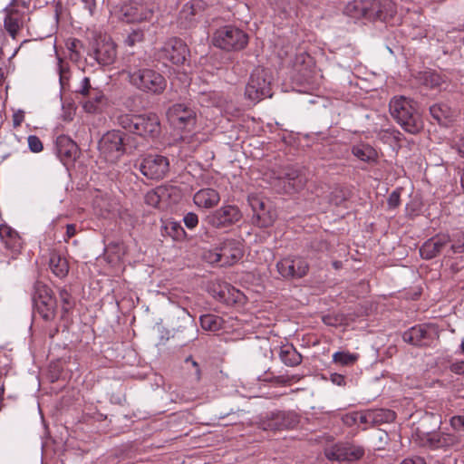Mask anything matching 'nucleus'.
I'll return each mask as SVG.
<instances>
[{
	"label": "nucleus",
	"mask_w": 464,
	"mask_h": 464,
	"mask_svg": "<svg viewBox=\"0 0 464 464\" xmlns=\"http://www.w3.org/2000/svg\"><path fill=\"white\" fill-rule=\"evenodd\" d=\"M183 221H184V224L185 226L189 228V229H193L195 228L198 224V217L197 214L193 213V212H188L187 213L184 218H183Z\"/></svg>",
	"instance_id": "nucleus-49"
},
{
	"label": "nucleus",
	"mask_w": 464,
	"mask_h": 464,
	"mask_svg": "<svg viewBox=\"0 0 464 464\" xmlns=\"http://www.w3.org/2000/svg\"><path fill=\"white\" fill-rule=\"evenodd\" d=\"M126 72L130 83L143 92L161 94L167 87L162 74L153 69L141 67L135 60L130 61Z\"/></svg>",
	"instance_id": "nucleus-1"
},
{
	"label": "nucleus",
	"mask_w": 464,
	"mask_h": 464,
	"mask_svg": "<svg viewBox=\"0 0 464 464\" xmlns=\"http://www.w3.org/2000/svg\"><path fill=\"white\" fill-rule=\"evenodd\" d=\"M143 39H144V31L140 28H134V29H131V31H130L127 34L124 43L128 46L132 47L136 44L141 43L143 41Z\"/></svg>",
	"instance_id": "nucleus-39"
},
{
	"label": "nucleus",
	"mask_w": 464,
	"mask_h": 464,
	"mask_svg": "<svg viewBox=\"0 0 464 464\" xmlns=\"http://www.w3.org/2000/svg\"><path fill=\"white\" fill-rule=\"evenodd\" d=\"M357 360V354L348 352H337L333 354V362L342 366L353 365Z\"/></svg>",
	"instance_id": "nucleus-35"
},
{
	"label": "nucleus",
	"mask_w": 464,
	"mask_h": 464,
	"mask_svg": "<svg viewBox=\"0 0 464 464\" xmlns=\"http://www.w3.org/2000/svg\"><path fill=\"white\" fill-rule=\"evenodd\" d=\"M168 118L177 128L186 129L194 125L195 112L184 104H174L168 111Z\"/></svg>",
	"instance_id": "nucleus-16"
},
{
	"label": "nucleus",
	"mask_w": 464,
	"mask_h": 464,
	"mask_svg": "<svg viewBox=\"0 0 464 464\" xmlns=\"http://www.w3.org/2000/svg\"><path fill=\"white\" fill-rule=\"evenodd\" d=\"M299 417L293 411H271L262 415L257 421V427L263 430H282L295 428Z\"/></svg>",
	"instance_id": "nucleus-7"
},
{
	"label": "nucleus",
	"mask_w": 464,
	"mask_h": 464,
	"mask_svg": "<svg viewBox=\"0 0 464 464\" xmlns=\"http://www.w3.org/2000/svg\"><path fill=\"white\" fill-rule=\"evenodd\" d=\"M49 265L52 272L56 276L63 278L68 275L69 265L64 257L53 253L51 255Z\"/></svg>",
	"instance_id": "nucleus-30"
},
{
	"label": "nucleus",
	"mask_w": 464,
	"mask_h": 464,
	"mask_svg": "<svg viewBox=\"0 0 464 464\" xmlns=\"http://www.w3.org/2000/svg\"><path fill=\"white\" fill-rule=\"evenodd\" d=\"M76 233V227L74 225L70 224L66 227V237L67 238L72 237Z\"/></svg>",
	"instance_id": "nucleus-61"
},
{
	"label": "nucleus",
	"mask_w": 464,
	"mask_h": 464,
	"mask_svg": "<svg viewBox=\"0 0 464 464\" xmlns=\"http://www.w3.org/2000/svg\"><path fill=\"white\" fill-rule=\"evenodd\" d=\"M212 42L222 50L239 51L247 45L248 35L237 26L225 25L215 32Z\"/></svg>",
	"instance_id": "nucleus-4"
},
{
	"label": "nucleus",
	"mask_w": 464,
	"mask_h": 464,
	"mask_svg": "<svg viewBox=\"0 0 464 464\" xmlns=\"http://www.w3.org/2000/svg\"><path fill=\"white\" fill-rule=\"evenodd\" d=\"M226 99L218 92H201L198 96V102L202 107H218L221 108Z\"/></svg>",
	"instance_id": "nucleus-27"
},
{
	"label": "nucleus",
	"mask_w": 464,
	"mask_h": 464,
	"mask_svg": "<svg viewBox=\"0 0 464 464\" xmlns=\"http://www.w3.org/2000/svg\"><path fill=\"white\" fill-rule=\"evenodd\" d=\"M400 205V193L392 191L388 198V206L390 208H395Z\"/></svg>",
	"instance_id": "nucleus-52"
},
{
	"label": "nucleus",
	"mask_w": 464,
	"mask_h": 464,
	"mask_svg": "<svg viewBox=\"0 0 464 464\" xmlns=\"http://www.w3.org/2000/svg\"><path fill=\"white\" fill-rule=\"evenodd\" d=\"M24 111H18L14 112V115H13V125H14V127L20 126L21 123L24 121Z\"/></svg>",
	"instance_id": "nucleus-56"
},
{
	"label": "nucleus",
	"mask_w": 464,
	"mask_h": 464,
	"mask_svg": "<svg viewBox=\"0 0 464 464\" xmlns=\"http://www.w3.org/2000/svg\"><path fill=\"white\" fill-rule=\"evenodd\" d=\"M82 1L84 4L85 8L88 9L91 14H92L93 10L96 6L95 0H82Z\"/></svg>",
	"instance_id": "nucleus-60"
},
{
	"label": "nucleus",
	"mask_w": 464,
	"mask_h": 464,
	"mask_svg": "<svg viewBox=\"0 0 464 464\" xmlns=\"http://www.w3.org/2000/svg\"><path fill=\"white\" fill-rule=\"evenodd\" d=\"M427 336V329L423 325H416L404 332L402 339L410 344L421 346L426 344Z\"/></svg>",
	"instance_id": "nucleus-25"
},
{
	"label": "nucleus",
	"mask_w": 464,
	"mask_h": 464,
	"mask_svg": "<svg viewBox=\"0 0 464 464\" xmlns=\"http://www.w3.org/2000/svg\"><path fill=\"white\" fill-rule=\"evenodd\" d=\"M194 203L204 208H211L220 201L219 193L213 188H202L197 191L193 197Z\"/></svg>",
	"instance_id": "nucleus-22"
},
{
	"label": "nucleus",
	"mask_w": 464,
	"mask_h": 464,
	"mask_svg": "<svg viewBox=\"0 0 464 464\" xmlns=\"http://www.w3.org/2000/svg\"><path fill=\"white\" fill-rule=\"evenodd\" d=\"M187 361H188H188H190V362H191V363H192L193 367L195 368L196 380H197V381H199V380H200V378H201V372H200V369H199V365H198V363L196 361L192 360L191 358H188V359H187Z\"/></svg>",
	"instance_id": "nucleus-59"
},
{
	"label": "nucleus",
	"mask_w": 464,
	"mask_h": 464,
	"mask_svg": "<svg viewBox=\"0 0 464 464\" xmlns=\"http://www.w3.org/2000/svg\"><path fill=\"white\" fill-rule=\"evenodd\" d=\"M352 152L356 158L365 162H374L378 159L376 150L368 144L353 146Z\"/></svg>",
	"instance_id": "nucleus-29"
},
{
	"label": "nucleus",
	"mask_w": 464,
	"mask_h": 464,
	"mask_svg": "<svg viewBox=\"0 0 464 464\" xmlns=\"http://www.w3.org/2000/svg\"><path fill=\"white\" fill-rule=\"evenodd\" d=\"M139 169L146 178L160 180L169 173V160L162 155L150 154L141 160Z\"/></svg>",
	"instance_id": "nucleus-10"
},
{
	"label": "nucleus",
	"mask_w": 464,
	"mask_h": 464,
	"mask_svg": "<svg viewBox=\"0 0 464 464\" xmlns=\"http://www.w3.org/2000/svg\"><path fill=\"white\" fill-rule=\"evenodd\" d=\"M371 416L372 418V425L381 424L383 422H389L394 420L395 414L393 411L389 410H371Z\"/></svg>",
	"instance_id": "nucleus-34"
},
{
	"label": "nucleus",
	"mask_w": 464,
	"mask_h": 464,
	"mask_svg": "<svg viewBox=\"0 0 464 464\" xmlns=\"http://www.w3.org/2000/svg\"><path fill=\"white\" fill-rule=\"evenodd\" d=\"M242 218L240 209L234 205H225L208 214L206 222L215 228H227Z\"/></svg>",
	"instance_id": "nucleus-11"
},
{
	"label": "nucleus",
	"mask_w": 464,
	"mask_h": 464,
	"mask_svg": "<svg viewBox=\"0 0 464 464\" xmlns=\"http://www.w3.org/2000/svg\"><path fill=\"white\" fill-rule=\"evenodd\" d=\"M364 454V450L355 445H335L326 450L325 456L329 459L337 461H354L360 459Z\"/></svg>",
	"instance_id": "nucleus-15"
},
{
	"label": "nucleus",
	"mask_w": 464,
	"mask_h": 464,
	"mask_svg": "<svg viewBox=\"0 0 464 464\" xmlns=\"http://www.w3.org/2000/svg\"><path fill=\"white\" fill-rule=\"evenodd\" d=\"M416 102L404 96L394 97L390 102V112L394 120L408 132L417 133L422 129V120Z\"/></svg>",
	"instance_id": "nucleus-2"
},
{
	"label": "nucleus",
	"mask_w": 464,
	"mask_h": 464,
	"mask_svg": "<svg viewBox=\"0 0 464 464\" xmlns=\"http://www.w3.org/2000/svg\"><path fill=\"white\" fill-rule=\"evenodd\" d=\"M355 414H356V411L345 414L343 417V423L347 426L357 425L358 422H357V418H355V416H354Z\"/></svg>",
	"instance_id": "nucleus-53"
},
{
	"label": "nucleus",
	"mask_w": 464,
	"mask_h": 464,
	"mask_svg": "<svg viewBox=\"0 0 464 464\" xmlns=\"http://www.w3.org/2000/svg\"><path fill=\"white\" fill-rule=\"evenodd\" d=\"M87 98L88 100L83 103L84 111L88 113H96L100 111L105 100L103 92L96 88Z\"/></svg>",
	"instance_id": "nucleus-28"
},
{
	"label": "nucleus",
	"mask_w": 464,
	"mask_h": 464,
	"mask_svg": "<svg viewBox=\"0 0 464 464\" xmlns=\"http://www.w3.org/2000/svg\"><path fill=\"white\" fill-rule=\"evenodd\" d=\"M28 5L23 0H13L6 7V15L4 25L13 39H15L19 31L25 25L29 17L26 14Z\"/></svg>",
	"instance_id": "nucleus-8"
},
{
	"label": "nucleus",
	"mask_w": 464,
	"mask_h": 464,
	"mask_svg": "<svg viewBox=\"0 0 464 464\" xmlns=\"http://www.w3.org/2000/svg\"><path fill=\"white\" fill-rule=\"evenodd\" d=\"M372 0L353 1L345 7V12L350 16L372 19Z\"/></svg>",
	"instance_id": "nucleus-23"
},
{
	"label": "nucleus",
	"mask_w": 464,
	"mask_h": 464,
	"mask_svg": "<svg viewBox=\"0 0 464 464\" xmlns=\"http://www.w3.org/2000/svg\"><path fill=\"white\" fill-rule=\"evenodd\" d=\"M331 381L338 385V386H342V385H344L345 384V378L343 375L342 374H338V373H334L331 375Z\"/></svg>",
	"instance_id": "nucleus-57"
},
{
	"label": "nucleus",
	"mask_w": 464,
	"mask_h": 464,
	"mask_svg": "<svg viewBox=\"0 0 464 464\" xmlns=\"http://www.w3.org/2000/svg\"><path fill=\"white\" fill-rule=\"evenodd\" d=\"M450 242V238L449 235H436L423 243L420 248V254L424 259H432L440 255Z\"/></svg>",
	"instance_id": "nucleus-17"
},
{
	"label": "nucleus",
	"mask_w": 464,
	"mask_h": 464,
	"mask_svg": "<svg viewBox=\"0 0 464 464\" xmlns=\"http://www.w3.org/2000/svg\"><path fill=\"white\" fill-rule=\"evenodd\" d=\"M451 427L457 431L464 430V416H454L450 419Z\"/></svg>",
	"instance_id": "nucleus-50"
},
{
	"label": "nucleus",
	"mask_w": 464,
	"mask_h": 464,
	"mask_svg": "<svg viewBox=\"0 0 464 464\" xmlns=\"http://www.w3.org/2000/svg\"><path fill=\"white\" fill-rule=\"evenodd\" d=\"M276 270L284 279H299L306 276L309 265L303 257L287 256L276 263Z\"/></svg>",
	"instance_id": "nucleus-12"
},
{
	"label": "nucleus",
	"mask_w": 464,
	"mask_h": 464,
	"mask_svg": "<svg viewBox=\"0 0 464 464\" xmlns=\"http://www.w3.org/2000/svg\"><path fill=\"white\" fill-rule=\"evenodd\" d=\"M33 303L41 317L50 322L55 318L57 303L53 296L52 290L43 282L34 284L32 293Z\"/></svg>",
	"instance_id": "nucleus-5"
},
{
	"label": "nucleus",
	"mask_w": 464,
	"mask_h": 464,
	"mask_svg": "<svg viewBox=\"0 0 464 464\" xmlns=\"http://www.w3.org/2000/svg\"><path fill=\"white\" fill-rule=\"evenodd\" d=\"M59 73L61 83L63 84L65 79V67L63 64L62 60H59Z\"/></svg>",
	"instance_id": "nucleus-63"
},
{
	"label": "nucleus",
	"mask_w": 464,
	"mask_h": 464,
	"mask_svg": "<svg viewBox=\"0 0 464 464\" xmlns=\"http://www.w3.org/2000/svg\"><path fill=\"white\" fill-rule=\"evenodd\" d=\"M145 203L150 207L158 208L160 202V198L157 192L150 190L145 195Z\"/></svg>",
	"instance_id": "nucleus-48"
},
{
	"label": "nucleus",
	"mask_w": 464,
	"mask_h": 464,
	"mask_svg": "<svg viewBox=\"0 0 464 464\" xmlns=\"http://www.w3.org/2000/svg\"><path fill=\"white\" fill-rule=\"evenodd\" d=\"M279 183L283 185V189L287 194L300 191L306 183L305 177L298 170L290 169L285 176L279 179Z\"/></svg>",
	"instance_id": "nucleus-20"
},
{
	"label": "nucleus",
	"mask_w": 464,
	"mask_h": 464,
	"mask_svg": "<svg viewBox=\"0 0 464 464\" xmlns=\"http://www.w3.org/2000/svg\"><path fill=\"white\" fill-rule=\"evenodd\" d=\"M450 249L453 253H463L464 252V233L458 232L454 235Z\"/></svg>",
	"instance_id": "nucleus-43"
},
{
	"label": "nucleus",
	"mask_w": 464,
	"mask_h": 464,
	"mask_svg": "<svg viewBox=\"0 0 464 464\" xmlns=\"http://www.w3.org/2000/svg\"><path fill=\"white\" fill-rule=\"evenodd\" d=\"M221 266H232L243 256L241 244L235 239H227L219 245Z\"/></svg>",
	"instance_id": "nucleus-18"
},
{
	"label": "nucleus",
	"mask_w": 464,
	"mask_h": 464,
	"mask_svg": "<svg viewBox=\"0 0 464 464\" xmlns=\"http://www.w3.org/2000/svg\"><path fill=\"white\" fill-rule=\"evenodd\" d=\"M270 84L271 77L268 71L265 68L257 67L250 75L246 86L245 95L254 102H257L266 97H271Z\"/></svg>",
	"instance_id": "nucleus-6"
},
{
	"label": "nucleus",
	"mask_w": 464,
	"mask_h": 464,
	"mask_svg": "<svg viewBox=\"0 0 464 464\" xmlns=\"http://www.w3.org/2000/svg\"><path fill=\"white\" fill-rule=\"evenodd\" d=\"M430 112L432 118L441 125H448L455 115V111L444 103H438L430 106Z\"/></svg>",
	"instance_id": "nucleus-26"
},
{
	"label": "nucleus",
	"mask_w": 464,
	"mask_h": 464,
	"mask_svg": "<svg viewBox=\"0 0 464 464\" xmlns=\"http://www.w3.org/2000/svg\"><path fill=\"white\" fill-rule=\"evenodd\" d=\"M460 157L464 158V136L460 137L452 146Z\"/></svg>",
	"instance_id": "nucleus-55"
},
{
	"label": "nucleus",
	"mask_w": 464,
	"mask_h": 464,
	"mask_svg": "<svg viewBox=\"0 0 464 464\" xmlns=\"http://www.w3.org/2000/svg\"><path fill=\"white\" fill-rule=\"evenodd\" d=\"M159 58L165 59L174 64H183L189 54L187 44L179 38L168 40L159 50Z\"/></svg>",
	"instance_id": "nucleus-13"
},
{
	"label": "nucleus",
	"mask_w": 464,
	"mask_h": 464,
	"mask_svg": "<svg viewBox=\"0 0 464 464\" xmlns=\"http://www.w3.org/2000/svg\"><path fill=\"white\" fill-rule=\"evenodd\" d=\"M196 14V9L194 7V5L191 2H187L181 11H180V18L185 19L188 22H190L192 20V17Z\"/></svg>",
	"instance_id": "nucleus-45"
},
{
	"label": "nucleus",
	"mask_w": 464,
	"mask_h": 464,
	"mask_svg": "<svg viewBox=\"0 0 464 464\" xmlns=\"http://www.w3.org/2000/svg\"><path fill=\"white\" fill-rule=\"evenodd\" d=\"M166 229L169 230V235L176 239L182 237L185 234L183 227L177 222H169L166 226Z\"/></svg>",
	"instance_id": "nucleus-44"
},
{
	"label": "nucleus",
	"mask_w": 464,
	"mask_h": 464,
	"mask_svg": "<svg viewBox=\"0 0 464 464\" xmlns=\"http://www.w3.org/2000/svg\"><path fill=\"white\" fill-rule=\"evenodd\" d=\"M98 148L107 161L115 162L127 150H136L138 144L133 136L120 130H111L101 138Z\"/></svg>",
	"instance_id": "nucleus-3"
},
{
	"label": "nucleus",
	"mask_w": 464,
	"mask_h": 464,
	"mask_svg": "<svg viewBox=\"0 0 464 464\" xmlns=\"http://www.w3.org/2000/svg\"><path fill=\"white\" fill-rule=\"evenodd\" d=\"M135 134L144 138H157L160 133V122L155 113L136 115Z\"/></svg>",
	"instance_id": "nucleus-14"
},
{
	"label": "nucleus",
	"mask_w": 464,
	"mask_h": 464,
	"mask_svg": "<svg viewBox=\"0 0 464 464\" xmlns=\"http://www.w3.org/2000/svg\"><path fill=\"white\" fill-rule=\"evenodd\" d=\"M59 295L62 302L61 318L63 319L65 314L69 313L72 309L74 303L72 299L70 293L65 288H61L59 290Z\"/></svg>",
	"instance_id": "nucleus-37"
},
{
	"label": "nucleus",
	"mask_w": 464,
	"mask_h": 464,
	"mask_svg": "<svg viewBox=\"0 0 464 464\" xmlns=\"http://www.w3.org/2000/svg\"><path fill=\"white\" fill-rule=\"evenodd\" d=\"M303 64H306L308 66L312 64V58L310 55L306 53H300L299 55L296 56L295 66L296 68H299Z\"/></svg>",
	"instance_id": "nucleus-51"
},
{
	"label": "nucleus",
	"mask_w": 464,
	"mask_h": 464,
	"mask_svg": "<svg viewBox=\"0 0 464 464\" xmlns=\"http://www.w3.org/2000/svg\"><path fill=\"white\" fill-rule=\"evenodd\" d=\"M401 464H426V462L421 457H414L405 459Z\"/></svg>",
	"instance_id": "nucleus-58"
},
{
	"label": "nucleus",
	"mask_w": 464,
	"mask_h": 464,
	"mask_svg": "<svg viewBox=\"0 0 464 464\" xmlns=\"http://www.w3.org/2000/svg\"><path fill=\"white\" fill-rule=\"evenodd\" d=\"M57 150L60 157L66 160L74 159L77 154V145L67 138L58 140Z\"/></svg>",
	"instance_id": "nucleus-32"
},
{
	"label": "nucleus",
	"mask_w": 464,
	"mask_h": 464,
	"mask_svg": "<svg viewBox=\"0 0 464 464\" xmlns=\"http://www.w3.org/2000/svg\"><path fill=\"white\" fill-rule=\"evenodd\" d=\"M397 13L395 4L391 0H372V20H381L388 22Z\"/></svg>",
	"instance_id": "nucleus-21"
},
{
	"label": "nucleus",
	"mask_w": 464,
	"mask_h": 464,
	"mask_svg": "<svg viewBox=\"0 0 464 464\" xmlns=\"http://www.w3.org/2000/svg\"><path fill=\"white\" fill-rule=\"evenodd\" d=\"M0 238L7 249L18 251L21 247L18 233L6 224L0 225Z\"/></svg>",
	"instance_id": "nucleus-24"
},
{
	"label": "nucleus",
	"mask_w": 464,
	"mask_h": 464,
	"mask_svg": "<svg viewBox=\"0 0 464 464\" xmlns=\"http://www.w3.org/2000/svg\"><path fill=\"white\" fill-rule=\"evenodd\" d=\"M354 416L357 418V425H363L362 430H366L368 427L372 425V418L371 416L370 411H356Z\"/></svg>",
	"instance_id": "nucleus-41"
},
{
	"label": "nucleus",
	"mask_w": 464,
	"mask_h": 464,
	"mask_svg": "<svg viewBox=\"0 0 464 464\" xmlns=\"http://www.w3.org/2000/svg\"><path fill=\"white\" fill-rule=\"evenodd\" d=\"M203 258L209 264H218L221 266V256L219 255V246L204 252Z\"/></svg>",
	"instance_id": "nucleus-42"
},
{
	"label": "nucleus",
	"mask_w": 464,
	"mask_h": 464,
	"mask_svg": "<svg viewBox=\"0 0 464 464\" xmlns=\"http://www.w3.org/2000/svg\"><path fill=\"white\" fill-rule=\"evenodd\" d=\"M348 198L347 189L342 187H334L329 195V202L335 206H340Z\"/></svg>",
	"instance_id": "nucleus-36"
},
{
	"label": "nucleus",
	"mask_w": 464,
	"mask_h": 464,
	"mask_svg": "<svg viewBox=\"0 0 464 464\" xmlns=\"http://www.w3.org/2000/svg\"><path fill=\"white\" fill-rule=\"evenodd\" d=\"M279 357L285 364L292 367L300 364L302 362L301 354L292 345L281 347Z\"/></svg>",
	"instance_id": "nucleus-31"
},
{
	"label": "nucleus",
	"mask_w": 464,
	"mask_h": 464,
	"mask_svg": "<svg viewBox=\"0 0 464 464\" xmlns=\"http://www.w3.org/2000/svg\"><path fill=\"white\" fill-rule=\"evenodd\" d=\"M247 200L254 213L252 220L255 225L268 227L274 224L276 215L268 200L256 194L249 195Z\"/></svg>",
	"instance_id": "nucleus-9"
},
{
	"label": "nucleus",
	"mask_w": 464,
	"mask_h": 464,
	"mask_svg": "<svg viewBox=\"0 0 464 464\" xmlns=\"http://www.w3.org/2000/svg\"><path fill=\"white\" fill-rule=\"evenodd\" d=\"M95 59L102 65L111 64L117 55L116 44L111 39H102L97 43Z\"/></svg>",
	"instance_id": "nucleus-19"
},
{
	"label": "nucleus",
	"mask_w": 464,
	"mask_h": 464,
	"mask_svg": "<svg viewBox=\"0 0 464 464\" xmlns=\"http://www.w3.org/2000/svg\"><path fill=\"white\" fill-rule=\"evenodd\" d=\"M450 369L456 374H464V361L453 362L450 364Z\"/></svg>",
	"instance_id": "nucleus-54"
},
{
	"label": "nucleus",
	"mask_w": 464,
	"mask_h": 464,
	"mask_svg": "<svg viewBox=\"0 0 464 464\" xmlns=\"http://www.w3.org/2000/svg\"><path fill=\"white\" fill-rule=\"evenodd\" d=\"M135 121L136 115L133 114L121 113L117 117L118 125L132 133L135 131Z\"/></svg>",
	"instance_id": "nucleus-38"
},
{
	"label": "nucleus",
	"mask_w": 464,
	"mask_h": 464,
	"mask_svg": "<svg viewBox=\"0 0 464 464\" xmlns=\"http://www.w3.org/2000/svg\"><path fill=\"white\" fill-rule=\"evenodd\" d=\"M427 445L431 449H440L449 445L445 435L431 434L427 439Z\"/></svg>",
	"instance_id": "nucleus-40"
},
{
	"label": "nucleus",
	"mask_w": 464,
	"mask_h": 464,
	"mask_svg": "<svg viewBox=\"0 0 464 464\" xmlns=\"http://www.w3.org/2000/svg\"><path fill=\"white\" fill-rule=\"evenodd\" d=\"M459 353L461 354H464V338L462 339L460 346H459Z\"/></svg>",
	"instance_id": "nucleus-64"
},
{
	"label": "nucleus",
	"mask_w": 464,
	"mask_h": 464,
	"mask_svg": "<svg viewBox=\"0 0 464 464\" xmlns=\"http://www.w3.org/2000/svg\"><path fill=\"white\" fill-rule=\"evenodd\" d=\"M201 327L206 331L216 332L223 327L224 320L216 314H203L199 318Z\"/></svg>",
	"instance_id": "nucleus-33"
},
{
	"label": "nucleus",
	"mask_w": 464,
	"mask_h": 464,
	"mask_svg": "<svg viewBox=\"0 0 464 464\" xmlns=\"http://www.w3.org/2000/svg\"><path fill=\"white\" fill-rule=\"evenodd\" d=\"M226 291L229 292L230 288L228 285H225L223 289L218 292L219 299L223 302H229V300L226 297Z\"/></svg>",
	"instance_id": "nucleus-62"
},
{
	"label": "nucleus",
	"mask_w": 464,
	"mask_h": 464,
	"mask_svg": "<svg viewBox=\"0 0 464 464\" xmlns=\"http://www.w3.org/2000/svg\"><path fill=\"white\" fill-rule=\"evenodd\" d=\"M31 151L38 153L43 150L44 146L40 139L35 135H30L27 139Z\"/></svg>",
	"instance_id": "nucleus-47"
},
{
	"label": "nucleus",
	"mask_w": 464,
	"mask_h": 464,
	"mask_svg": "<svg viewBox=\"0 0 464 464\" xmlns=\"http://www.w3.org/2000/svg\"><path fill=\"white\" fill-rule=\"evenodd\" d=\"M96 88H92L90 82V79L88 77H84L81 83L79 88L77 89L76 92L84 96L89 97L93 90Z\"/></svg>",
	"instance_id": "nucleus-46"
}]
</instances>
